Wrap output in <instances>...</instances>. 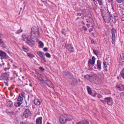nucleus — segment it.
Segmentation results:
<instances>
[{
    "label": "nucleus",
    "instance_id": "nucleus-47",
    "mask_svg": "<svg viewBox=\"0 0 124 124\" xmlns=\"http://www.w3.org/2000/svg\"><path fill=\"white\" fill-rule=\"evenodd\" d=\"M87 76H88V77H89V78H90V77L89 75H86L85 76H84L85 78H87Z\"/></svg>",
    "mask_w": 124,
    "mask_h": 124
},
{
    "label": "nucleus",
    "instance_id": "nucleus-12",
    "mask_svg": "<svg viewBox=\"0 0 124 124\" xmlns=\"http://www.w3.org/2000/svg\"><path fill=\"white\" fill-rule=\"evenodd\" d=\"M117 10L118 12L121 14H124V8H121L120 6L117 7Z\"/></svg>",
    "mask_w": 124,
    "mask_h": 124
},
{
    "label": "nucleus",
    "instance_id": "nucleus-2",
    "mask_svg": "<svg viewBox=\"0 0 124 124\" xmlns=\"http://www.w3.org/2000/svg\"><path fill=\"white\" fill-rule=\"evenodd\" d=\"M72 116L69 115L65 114L62 115L60 117L59 121L61 124H65L67 121L71 120Z\"/></svg>",
    "mask_w": 124,
    "mask_h": 124
},
{
    "label": "nucleus",
    "instance_id": "nucleus-31",
    "mask_svg": "<svg viewBox=\"0 0 124 124\" xmlns=\"http://www.w3.org/2000/svg\"><path fill=\"white\" fill-rule=\"evenodd\" d=\"M93 51L95 54L96 56H97L99 53V52L97 50H95L94 49H93Z\"/></svg>",
    "mask_w": 124,
    "mask_h": 124
},
{
    "label": "nucleus",
    "instance_id": "nucleus-17",
    "mask_svg": "<svg viewBox=\"0 0 124 124\" xmlns=\"http://www.w3.org/2000/svg\"><path fill=\"white\" fill-rule=\"evenodd\" d=\"M103 64L104 65V70L106 71H107L108 70L106 68L107 67V64H108V63H107L106 62H103Z\"/></svg>",
    "mask_w": 124,
    "mask_h": 124
},
{
    "label": "nucleus",
    "instance_id": "nucleus-33",
    "mask_svg": "<svg viewBox=\"0 0 124 124\" xmlns=\"http://www.w3.org/2000/svg\"><path fill=\"white\" fill-rule=\"evenodd\" d=\"M46 56L48 58H50L51 57V55L50 54L48 53H46Z\"/></svg>",
    "mask_w": 124,
    "mask_h": 124
},
{
    "label": "nucleus",
    "instance_id": "nucleus-43",
    "mask_svg": "<svg viewBox=\"0 0 124 124\" xmlns=\"http://www.w3.org/2000/svg\"><path fill=\"white\" fill-rule=\"evenodd\" d=\"M114 14V15L113 14V16H112L111 17H112L114 19H116V16H115L114 15H115V14Z\"/></svg>",
    "mask_w": 124,
    "mask_h": 124
},
{
    "label": "nucleus",
    "instance_id": "nucleus-7",
    "mask_svg": "<svg viewBox=\"0 0 124 124\" xmlns=\"http://www.w3.org/2000/svg\"><path fill=\"white\" fill-rule=\"evenodd\" d=\"M112 99V98L111 97H106L104 98V100H100L103 103H105L106 102L109 105V103L111 101V99Z\"/></svg>",
    "mask_w": 124,
    "mask_h": 124
},
{
    "label": "nucleus",
    "instance_id": "nucleus-46",
    "mask_svg": "<svg viewBox=\"0 0 124 124\" xmlns=\"http://www.w3.org/2000/svg\"><path fill=\"white\" fill-rule=\"evenodd\" d=\"M91 41L92 43L94 44V40L93 39H91Z\"/></svg>",
    "mask_w": 124,
    "mask_h": 124
},
{
    "label": "nucleus",
    "instance_id": "nucleus-32",
    "mask_svg": "<svg viewBox=\"0 0 124 124\" xmlns=\"http://www.w3.org/2000/svg\"><path fill=\"white\" fill-rule=\"evenodd\" d=\"M116 88L118 90H119L120 91L122 90V89L121 88V87L118 85H117L116 86Z\"/></svg>",
    "mask_w": 124,
    "mask_h": 124
},
{
    "label": "nucleus",
    "instance_id": "nucleus-39",
    "mask_svg": "<svg viewBox=\"0 0 124 124\" xmlns=\"http://www.w3.org/2000/svg\"><path fill=\"white\" fill-rule=\"evenodd\" d=\"M120 75L122 76V77L124 79V73L121 72L120 73Z\"/></svg>",
    "mask_w": 124,
    "mask_h": 124
},
{
    "label": "nucleus",
    "instance_id": "nucleus-37",
    "mask_svg": "<svg viewBox=\"0 0 124 124\" xmlns=\"http://www.w3.org/2000/svg\"><path fill=\"white\" fill-rule=\"evenodd\" d=\"M121 19L122 21H124V14H123L121 16Z\"/></svg>",
    "mask_w": 124,
    "mask_h": 124
},
{
    "label": "nucleus",
    "instance_id": "nucleus-58",
    "mask_svg": "<svg viewBox=\"0 0 124 124\" xmlns=\"http://www.w3.org/2000/svg\"><path fill=\"white\" fill-rule=\"evenodd\" d=\"M89 21H86V22H87V23H89Z\"/></svg>",
    "mask_w": 124,
    "mask_h": 124
},
{
    "label": "nucleus",
    "instance_id": "nucleus-18",
    "mask_svg": "<svg viewBox=\"0 0 124 124\" xmlns=\"http://www.w3.org/2000/svg\"><path fill=\"white\" fill-rule=\"evenodd\" d=\"M46 84L50 87H52L53 86L52 82L49 81H47V82H46Z\"/></svg>",
    "mask_w": 124,
    "mask_h": 124
},
{
    "label": "nucleus",
    "instance_id": "nucleus-14",
    "mask_svg": "<svg viewBox=\"0 0 124 124\" xmlns=\"http://www.w3.org/2000/svg\"><path fill=\"white\" fill-rule=\"evenodd\" d=\"M101 62L99 60H98L97 61V68L99 69V70H100L101 69Z\"/></svg>",
    "mask_w": 124,
    "mask_h": 124
},
{
    "label": "nucleus",
    "instance_id": "nucleus-6",
    "mask_svg": "<svg viewBox=\"0 0 124 124\" xmlns=\"http://www.w3.org/2000/svg\"><path fill=\"white\" fill-rule=\"evenodd\" d=\"M105 23H109L110 22L111 18L109 14L107 15L102 17Z\"/></svg>",
    "mask_w": 124,
    "mask_h": 124
},
{
    "label": "nucleus",
    "instance_id": "nucleus-20",
    "mask_svg": "<svg viewBox=\"0 0 124 124\" xmlns=\"http://www.w3.org/2000/svg\"><path fill=\"white\" fill-rule=\"evenodd\" d=\"M23 98L19 95L17 101L20 102H22V101H23Z\"/></svg>",
    "mask_w": 124,
    "mask_h": 124
},
{
    "label": "nucleus",
    "instance_id": "nucleus-45",
    "mask_svg": "<svg viewBox=\"0 0 124 124\" xmlns=\"http://www.w3.org/2000/svg\"><path fill=\"white\" fill-rule=\"evenodd\" d=\"M36 123L37 124H39V118L37 119Z\"/></svg>",
    "mask_w": 124,
    "mask_h": 124
},
{
    "label": "nucleus",
    "instance_id": "nucleus-55",
    "mask_svg": "<svg viewBox=\"0 0 124 124\" xmlns=\"http://www.w3.org/2000/svg\"><path fill=\"white\" fill-rule=\"evenodd\" d=\"M92 96L93 97H95L96 96V94H94V95Z\"/></svg>",
    "mask_w": 124,
    "mask_h": 124
},
{
    "label": "nucleus",
    "instance_id": "nucleus-57",
    "mask_svg": "<svg viewBox=\"0 0 124 124\" xmlns=\"http://www.w3.org/2000/svg\"><path fill=\"white\" fill-rule=\"evenodd\" d=\"M94 69H97V68H96V67H94Z\"/></svg>",
    "mask_w": 124,
    "mask_h": 124
},
{
    "label": "nucleus",
    "instance_id": "nucleus-23",
    "mask_svg": "<svg viewBox=\"0 0 124 124\" xmlns=\"http://www.w3.org/2000/svg\"><path fill=\"white\" fill-rule=\"evenodd\" d=\"M100 9L101 11H106V8L104 6H103L100 7Z\"/></svg>",
    "mask_w": 124,
    "mask_h": 124
},
{
    "label": "nucleus",
    "instance_id": "nucleus-25",
    "mask_svg": "<svg viewBox=\"0 0 124 124\" xmlns=\"http://www.w3.org/2000/svg\"><path fill=\"white\" fill-rule=\"evenodd\" d=\"M27 55L31 58H32L34 57L33 54L30 53H28L27 54Z\"/></svg>",
    "mask_w": 124,
    "mask_h": 124
},
{
    "label": "nucleus",
    "instance_id": "nucleus-8",
    "mask_svg": "<svg viewBox=\"0 0 124 124\" xmlns=\"http://www.w3.org/2000/svg\"><path fill=\"white\" fill-rule=\"evenodd\" d=\"M95 58L94 56L92 57V60L91 59H90L88 61V66H90V64L93 65L95 62Z\"/></svg>",
    "mask_w": 124,
    "mask_h": 124
},
{
    "label": "nucleus",
    "instance_id": "nucleus-4",
    "mask_svg": "<svg viewBox=\"0 0 124 124\" xmlns=\"http://www.w3.org/2000/svg\"><path fill=\"white\" fill-rule=\"evenodd\" d=\"M116 32V31L115 29L113 28L111 30V33L112 35V43L113 44H114L115 43V34Z\"/></svg>",
    "mask_w": 124,
    "mask_h": 124
},
{
    "label": "nucleus",
    "instance_id": "nucleus-1",
    "mask_svg": "<svg viewBox=\"0 0 124 124\" xmlns=\"http://www.w3.org/2000/svg\"><path fill=\"white\" fill-rule=\"evenodd\" d=\"M32 33L31 32V39L29 37H28L25 35H23V39L28 44L31 46L33 45L34 42H38L39 39L38 36V34H36V33Z\"/></svg>",
    "mask_w": 124,
    "mask_h": 124
},
{
    "label": "nucleus",
    "instance_id": "nucleus-59",
    "mask_svg": "<svg viewBox=\"0 0 124 124\" xmlns=\"http://www.w3.org/2000/svg\"><path fill=\"white\" fill-rule=\"evenodd\" d=\"M83 28H85V26H83Z\"/></svg>",
    "mask_w": 124,
    "mask_h": 124
},
{
    "label": "nucleus",
    "instance_id": "nucleus-35",
    "mask_svg": "<svg viewBox=\"0 0 124 124\" xmlns=\"http://www.w3.org/2000/svg\"><path fill=\"white\" fill-rule=\"evenodd\" d=\"M39 69L42 72H43L45 70V69L42 67H39Z\"/></svg>",
    "mask_w": 124,
    "mask_h": 124
},
{
    "label": "nucleus",
    "instance_id": "nucleus-53",
    "mask_svg": "<svg viewBox=\"0 0 124 124\" xmlns=\"http://www.w3.org/2000/svg\"><path fill=\"white\" fill-rule=\"evenodd\" d=\"M29 85L30 86H31L32 87V85L31 84H29Z\"/></svg>",
    "mask_w": 124,
    "mask_h": 124
},
{
    "label": "nucleus",
    "instance_id": "nucleus-51",
    "mask_svg": "<svg viewBox=\"0 0 124 124\" xmlns=\"http://www.w3.org/2000/svg\"><path fill=\"white\" fill-rule=\"evenodd\" d=\"M73 81H76V82H77L78 81L77 80V79L76 78H74V80Z\"/></svg>",
    "mask_w": 124,
    "mask_h": 124
},
{
    "label": "nucleus",
    "instance_id": "nucleus-24",
    "mask_svg": "<svg viewBox=\"0 0 124 124\" xmlns=\"http://www.w3.org/2000/svg\"><path fill=\"white\" fill-rule=\"evenodd\" d=\"M101 15L102 16V17L104 16H105V15H107L106 14V11H101Z\"/></svg>",
    "mask_w": 124,
    "mask_h": 124
},
{
    "label": "nucleus",
    "instance_id": "nucleus-61",
    "mask_svg": "<svg viewBox=\"0 0 124 124\" xmlns=\"http://www.w3.org/2000/svg\"><path fill=\"white\" fill-rule=\"evenodd\" d=\"M112 9H113V10H114V9H113V7H112Z\"/></svg>",
    "mask_w": 124,
    "mask_h": 124
},
{
    "label": "nucleus",
    "instance_id": "nucleus-63",
    "mask_svg": "<svg viewBox=\"0 0 124 124\" xmlns=\"http://www.w3.org/2000/svg\"><path fill=\"white\" fill-rule=\"evenodd\" d=\"M40 104V101H39V105Z\"/></svg>",
    "mask_w": 124,
    "mask_h": 124
},
{
    "label": "nucleus",
    "instance_id": "nucleus-36",
    "mask_svg": "<svg viewBox=\"0 0 124 124\" xmlns=\"http://www.w3.org/2000/svg\"><path fill=\"white\" fill-rule=\"evenodd\" d=\"M64 31H65V30L64 29H62V31H61V32H62V33L65 36L66 35V34L65 33V32H64Z\"/></svg>",
    "mask_w": 124,
    "mask_h": 124
},
{
    "label": "nucleus",
    "instance_id": "nucleus-3",
    "mask_svg": "<svg viewBox=\"0 0 124 124\" xmlns=\"http://www.w3.org/2000/svg\"><path fill=\"white\" fill-rule=\"evenodd\" d=\"M31 113L29 108L25 109L24 111L23 116L26 118H27L31 115Z\"/></svg>",
    "mask_w": 124,
    "mask_h": 124
},
{
    "label": "nucleus",
    "instance_id": "nucleus-19",
    "mask_svg": "<svg viewBox=\"0 0 124 124\" xmlns=\"http://www.w3.org/2000/svg\"><path fill=\"white\" fill-rule=\"evenodd\" d=\"M22 103V102L18 101L17 102L15 103V106L17 107L19 106Z\"/></svg>",
    "mask_w": 124,
    "mask_h": 124
},
{
    "label": "nucleus",
    "instance_id": "nucleus-44",
    "mask_svg": "<svg viewBox=\"0 0 124 124\" xmlns=\"http://www.w3.org/2000/svg\"><path fill=\"white\" fill-rule=\"evenodd\" d=\"M97 96L99 98H100L102 97L101 95L99 94H97Z\"/></svg>",
    "mask_w": 124,
    "mask_h": 124
},
{
    "label": "nucleus",
    "instance_id": "nucleus-62",
    "mask_svg": "<svg viewBox=\"0 0 124 124\" xmlns=\"http://www.w3.org/2000/svg\"><path fill=\"white\" fill-rule=\"evenodd\" d=\"M47 124H51L48 123Z\"/></svg>",
    "mask_w": 124,
    "mask_h": 124
},
{
    "label": "nucleus",
    "instance_id": "nucleus-60",
    "mask_svg": "<svg viewBox=\"0 0 124 124\" xmlns=\"http://www.w3.org/2000/svg\"><path fill=\"white\" fill-rule=\"evenodd\" d=\"M4 63H3V64H2L3 65H4Z\"/></svg>",
    "mask_w": 124,
    "mask_h": 124
},
{
    "label": "nucleus",
    "instance_id": "nucleus-21",
    "mask_svg": "<svg viewBox=\"0 0 124 124\" xmlns=\"http://www.w3.org/2000/svg\"><path fill=\"white\" fill-rule=\"evenodd\" d=\"M44 46L43 43L41 41H39V47L41 48H43Z\"/></svg>",
    "mask_w": 124,
    "mask_h": 124
},
{
    "label": "nucleus",
    "instance_id": "nucleus-27",
    "mask_svg": "<svg viewBox=\"0 0 124 124\" xmlns=\"http://www.w3.org/2000/svg\"><path fill=\"white\" fill-rule=\"evenodd\" d=\"M4 44L1 39H0V46L3 47L4 46Z\"/></svg>",
    "mask_w": 124,
    "mask_h": 124
},
{
    "label": "nucleus",
    "instance_id": "nucleus-29",
    "mask_svg": "<svg viewBox=\"0 0 124 124\" xmlns=\"http://www.w3.org/2000/svg\"><path fill=\"white\" fill-rule=\"evenodd\" d=\"M39 100L35 99L34 100V103L35 105H39Z\"/></svg>",
    "mask_w": 124,
    "mask_h": 124
},
{
    "label": "nucleus",
    "instance_id": "nucleus-52",
    "mask_svg": "<svg viewBox=\"0 0 124 124\" xmlns=\"http://www.w3.org/2000/svg\"><path fill=\"white\" fill-rule=\"evenodd\" d=\"M81 14L80 13H78V16H81Z\"/></svg>",
    "mask_w": 124,
    "mask_h": 124
},
{
    "label": "nucleus",
    "instance_id": "nucleus-15",
    "mask_svg": "<svg viewBox=\"0 0 124 124\" xmlns=\"http://www.w3.org/2000/svg\"><path fill=\"white\" fill-rule=\"evenodd\" d=\"M45 76L44 75L42 76L41 75H40V76H39V81L40 80L41 81H42V83H43V82H44L45 81V78H46Z\"/></svg>",
    "mask_w": 124,
    "mask_h": 124
},
{
    "label": "nucleus",
    "instance_id": "nucleus-49",
    "mask_svg": "<svg viewBox=\"0 0 124 124\" xmlns=\"http://www.w3.org/2000/svg\"><path fill=\"white\" fill-rule=\"evenodd\" d=\"M83 29L84 30V31H86L87 30V29L86 28H84H84H83Z\"/></svg>",
    "mask_w": 124,
    "mask_h": 124
},
{
    "label": "nucleus",
    "instance_id": "nucleus-10",
    "mask_svg": "<svg viewBox=\"0 0 124 124\" xmlns=\"http://www.w3.org/2000/svg\"><path fill=\"white\" fill-rule=\"evenodd\" d=\"M67 49L70 52H73L74 51V49L73 47L72 46L71 44L67 45Z\"/></svg>",
    "mask_w": 124,
    "mask_h": 124
},
{
    "label": "nucleus",
    "instance_id": "nucleus-5",
    "mask_svg": "<svg viewBox=\"0 0 124 124\" xmlns=\"http://www.w3.org/2000/svg\"><path fill=\"white\" fill-rule=\"evenodd\" d=\"M9 77V75L8 74L6 73L2 75L0 77V78L4 80H6L7 82L6 83V85L8 82L7 80L8 79Z\"/></svg>",
    "mask_w": 124,
    "mask_h": 124
},
{
    "label": "nucleus",
    "instance_id": "nucleus-42",
    "mask_svg": "<svg viewBox=\"0 0 124 124\" xmlns=\"http://www.w3.org/2000/svg\"><path fill=\"white\" fill-rule=\"evenodd\" d=\"M43 50L44 51H48V48L47 47H45L43 49Z\"/></svg>",
    "mask_w": 124,
    "mask_h": 124
},
{
    "label": "nucleus",
    "instance_id": "nucleus-16",
    "mask_svg": "<svg viewBox=\"0 0 124 124\" xmlns=\"http://www.w3.org/2000/svg\"><path fill=\"white\" fill-rule=\"evenodd\" d=\"M6 105L7 106L11 107L13 105V102L11 101H9L7 102Z\"/></svg>",
    "mask_w": 124,
    "mask_h": 124
},
{
    "label": "nucleus",
    "instance_id": "nucleus-34",
    "mask_svg": "<svg viewBox=\"0 0 124 124\" xmlns=\"http://www.w3.org/2000/svg\"><path fill=\"white\" fill-rule=\"evenodd\" d=\"M42 117H39V124L42 123Z\"/></svg>",
    "mask_w": 124,
    "mask_h": 124
},
{
    "label": "nucleus",
    "instance_id": "nucleus-11",
    "mask_svg": "<svg viewBox=\"0 0 124 124\" xmlns=\"http://www.w3.org/2000/svg\"><path fill=\"white\" fill-rule=\"evenodd\" d=\"M45 54L44 53L41 52H39V56L45 62H46V61L45 57Z\"/></svg>",
    "mask_w": 124,
    "mask_h": 124
},
{
    "label": "nucleus",
    "instance_id": "nucleus-9",
    "mask_svg": "<svg viewBox=\"0 0 124 124\" xmlns=\"http://www.w3.org/2000/svg\"><path fill=\"white\" fill-rule=\"evenodd\" d=\"M0 56L5 58H7L8 57V56L5 52L0 50Z\"/></svg>",
    "mask_w": 124,
    "mask_h": 124
},
{
    "label": "nucleus",
    "instance_id": "nucleus-56",
    "mask_svg": "<svg viewBox=\"0 0 124 124\" xmlns=\"http://www.w3.org/2000/svg\"><path fill=\"white\" fill-rule=\"evenodd\" d=\"M82 23H83V24L84 25H85V23H84V22H82Z\"/></svg>",
    "mask_w": 124,
    "mask_h": 124
},
{
    "label": "nucleus",
    "instance_id": "nucleus-28",
    "mask_svg": "<svg viewBox=\"0 0 124 124\" xmlns=\"http://www.w3.org/2000/svg\"><path fill=\"white\" fill-rule=\"evenodd\" d=\"M19 95L22 97H25V94L23 92H22L21 93H20Z\"/></svg>",
    "mask_w": 124,
    "mask_h": 124
},
{
    "label": "nucleus",
    "instance_id": "nucleus-26",
    "mask_svg": "<svg viewBox=\"0 0 124 124\" xmlns=\"http://www.w3.org/2000/svg\"><path fill=\"white\" fill-rule=\"evenodd\" d=\"M83 124H89V122L85 120L82 121Z\"/></svg>",
    "mask_w": 124,
    "mask_h": 124
},
{
    "label": "nucleus",
    "instance_id": "nucleus-41",
    "mask_svg": "<svg viewBox=\"0 0 124 124\" xmlns=\"http://www.w3.org/2000/svg\"><path fill=\"white\" fill-rule=\"evenodd\" d=\"M76 124H83L82 121H81L80 122L77 123Z\"/></svg>",
    "mask_w": 124,
    "mask_h": 124
},
{
    "label": "nucleus",
    "instance_id": "nucleus-22",
    "mask_svg": "<svg viewBox=\"0 0 124 124\" xmlns=\"http://www.w3.org/2000/svg\"><path fill=\"white\" fill-rule=\"evenodd\" d=\"M87 90L88 93L90 94H91L92 91L90 88L89 86H87Z\"/></svg>",
    "mask_w": 124,
    "mask_h": 124
},
{
    "label": "nucleus",
    "instance_id": "nucleus-40",
    "mask_svg": "<svg viewBox=\"0 0 124 124\" xmlns=\"http://www.w3.org/2000/svg\"><path fill=\"white\" fill-rule=\"evenodd\" d=\"M116 1L118 3H120L123 1V0H116Z\"/></svg>",
    "mask_w": 124,
    "mask_h": 124
},
{
    "label": "nucleus",
    "instance_id": "nucleus-50",
    "mask_svg": "<svg viewBox=\"0 0 124 124\" xmlns=\"http://www.w3.org/2000/svg\"><path fill=\"white\" fill-rule=\"evenodd\" d=\"M86 25L88 27H90V24H87Z\"/></svg>",
    "mask_w": 124,
    "mask_h": 124
},
{
    "label": "nucleus",
    "instance_id": "nucleus-38",
    "mask_svg": "<svg viewBox=\"0 0 124 124\" xmlns=\"http://www.w3.org/2000/svg\"><path fill=\"white\" fill-rule=\"evenodd\" d=\"M23 31L22 30L19 29L17 31V33L19 34L20 33L22 32Z\"/></svg>",
    "mask_w": 124,
    "mask_h": 124
},
{
    "label": "nucleus",
    "instance_id": "nucleus-48",
    "mask_svg": "<svg viewBox=\"0 0 124 124\" xmlns=\"http://www.w3.org/2000/svg\"><path fill=\"white\" fill-rule=\"evenodd\" d=\"M23 49H24V51H25V52H26V51H27V49L26 48H24V47H23Z\"/></svg>",
    "mask_w": 124,
    "mask_h": 124
},
{
    "label": "nucleus",
    "instance_id": "nucleus-54",
    "mask_svg": "<svg viewBox=\"0 0 124 124\" xmlns=\"http://www.w3.org/2000/svg\"><path fill=\"white\" fill-rule=\"evenodd\" d=\"M42 2H44L46 1V0H41Z\"/></svg>",
    "mask_w": 124,
    "mask_h": 124
},
{
    "label": "nucleus",
    "instance_id": "nucleus-64",
    "mask_svg": "<svg viewBox=\"0 0 124 124\" xmlns=\"http://www.w3.org/2000/svg\"><path fill=\"white\" fill-rule=\"evenodd\" d=\"M89 32H91L90 31H89Z\"/></svg>",
    "mask_w": 124,
    "mask_h": 124
},
{
    "label": "nucleus",
    "instance_id": "nucleus-13",
    "mask_svg": "<svg viewBox=\"0 0 124 124\" xmlns=\"http://www.w3.org/2000/svg\"><path fill=\"white\" fill-rule=\"evenodd\" d=\"M31 32H32V33H36V34H39V30L38 28L36 27L35 26H34L33 27L31 28Z\"/></svg>",
    "mask_w": 124,
    "mask_h": 124
},
{
    "label": "nucleus",
    "instance_id": "nucleus-30",
    "mask_svg": "<svg viewBox=\"0 0 124 124\" xmlns=\"http://www.w3.org/2000/svg\"><path fill=\"white\" fill-rule=\"evenodd\" d=\"M98 1L99 4L101 6H102L103 4V1L102 0H97Z\"/></svg>",
    "mask_w": 124,
    "mask_h": 124
}]
</instances>
